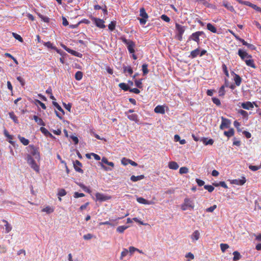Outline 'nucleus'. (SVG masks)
<instances>
[{"instance_id": "4be33fe9", "label": "nucleus", "mask_w": 261, "mask_h": 261, "mask_svg": "<svg viewBox=\"0 0 261 261\" xmlns=\"http://www.w3.org/2000/svg\"><path fill=\"white\" fill-rule=\"evenodd\" d=\"M245 62L247 66L252 67L253 68H255L256 67L254 63V61L253 59H252V58H249L248 59H247L246 60H245Z\"/></svg>"}, {"instance_id": "bf43d9fd", "label": "nucleus", "mask_w": 261, "mask_h": 261, "mask_svg": "<svg viewBox=\"0 0 261 261\" xmlns=\"http://www.w3.org/2000/svg\"><path fill=\"white\" fill-rule=\"evenodd\" d=\"M212 101L217 106H219L221 105L220 100L218 98H216V97L212 98Z\"/></svg>"}, {"instance_id": "49530a36", "label": "nucleus", "mask_w": 261, "mask_h": 261, "mask_svg": "<svg viewBox=\"0 0 261 261\" xmlns=\"http://www.w3.org/2000/svg\"><path fill=\"white\" fill-rule=\"evenodd\" d=\"M38 15L44 22H48L49 21V18L48 17L44 16L40 14H38Z\"/></svg>"}, {"instance_id": "a211bd4d", "label": "nucleus", "mask_w": 261, "mask_h": 261, "mask_svg": "<svg viewBox=\"0 0 261 261\" xmlns=\"http://www.w3.org/2000/svg\"><path fill=\"white\" fill-rule=\"evenodd\" d=\"M154 111L156 113H159L162 114H164L165 112L164 107L160 105L157 106L154 108Z\"/></svg>"}, {"instance_id": "a18cd8bd", "label": "nucleus", "mask_w": 261, "mask_h": 261, "mask_svg": "<svg viewBox=\"0 0 261 261\" xmlns=\"http://www.w3.org/2000/svg\"><path fill=\"white\" fill-rule=\"evenodd\" d=\"M188 172H189V169L187 167H182L179 169V173L181 174L187 173Z\"/></svg>"}, {"instance_id": "864d4df0", "label": "nucleus", "mask_w": 261, "mask_h": 261, "mask_svg": "<svg viewBox=\"0 0 261 261\" xmlns=\"http://www.w3.org/2000/svg\"><path fill=\"white\" fill-rule=\"evenodd\" d=\"M40 130L43 134H44V135H45L46 136H47V135L51 136V134L45 127H41L40 128Z\"/></svg>"}, {"instance_id": "603ef678", "label": "nucleus", "mask_w": 261, "mask_h": 261, "mask_svg": "<svg viewBox=\"0 0 261 261\" xmlns=\"http://www.w3.org/2000/svg\"><path fill=\"white\" fill-rule=\"evenodd\" d=\"M116 25V22L112 21L108 25L109 29L111 31L114 30Z\"/></svg>"}, {"instance_id": "de8ad7c7", "label": "nucleus", "mask_w": 261, "mask_h": 261, "mask_svg": "<svg viewBox=\"0 0 261 261\" xmlns=\"http://www.w3.org/2000/svg\"><path fill=\"white\" fill-rule=\"evenodd\" d=\"M220 248L221 251L223 252H224L226 251V250L229 248V246L227 244H221Z\"/></svg>"}, {"instance_id": "7c9ffc66", "label": "nucleus", "mask_w": 261, "mask_h": 261, "mask_svg": "<svg viewBox=\"0 0 261 261\" xmlns=\"http://www.w3.org/2000/svg\"><path fill=\"white\" fill-rule=\"evenodd\" d=\"M140 16L142 17V18H148V15L145 11V10L144 8H141L140 9Z\"/></svg>"}, {"instance_id": "6e6552de", "label": "nucleus", "mask_w": 261, "mask_h": 261, "mask_svg": "<svg viewBox=\"0 0 261 261\" xmlns=\"http://www.w3.org/2000/svg\"><path fill=\"white\" fill-rule=\"evenodd\" d=\"M238 55L240 57L241 59L244 61H245V60L247 59H248L249 58H252L250 55H249L246 51L241 49H239Z\"/></svg>"}, {"instance_id": "0e129e2a", "label": "nucleus", "mask_w": 261, "mask_h": 261, "mask_svg": "<svg viewBox=\"0 0 261 261\" xmlns=\"http://www.w3.org/2000/svg\"><path fill=\"white\" fill-rule=\"evenodd\" d=\"M100 225H109L110 226H114V224L111 222V221H105L99 223Z\"/></svg>"}, {"instance_id": "ea45409f", "label": "nucleus", "mask_w": 261, "mask_h": 261, "mask_svg": "<svg viewBox=\"0 0 261 261\" xmlns=\"http://www.w3.org/2000/svg\"><path fill=\"white\" fill-rule=\"evenodd\" d=\"M78 185H79V186L81 188H82V189H83L84 191H85V192H87V193H91V191L90 190V189H89V188H88L87 187L85 186L84 184H82V183H80V184H79Z\"/></svg>"}, {"instance_id": "4c0bfd02", "label": "nucleus", "mask_w": 261, "mask_h": 261, "mask_svg": "<svg viewBox=\"0 0 261 261\" xmlns=\"http://www.w3.org/2000/svg\"><path fill=\"white\" fill-rule=\"evenodd\" d=\"M128 226H119L117 228V231H118L119 233H123L125 229H126Z\"/></svg>"}, {"instance_id": "680f3d73", "label": "nucleus", "mask_w": 261, "mask_h": 261, "mask_svg": "<svg viewBox=\"0 0 261 261\" xmlns=\"http://www.w3.org/2000/svg\"><path fill=\"white\" fill-rule=\"evenodd\" d=\"M7 247L5 245H1L0 246V253H5L7 252Z\"/></svg>"}, {"instance_id": "c9c22d12", "label": "nucleus", "mask_w": 261, "mask_h": 261, "mask_svg": "<svg viewBox=\"0 0 261 261\" xmlns=\"http://www.w3.org/2000/svg\"><path fill=\"white\" fill-rule=\"evenodd\" d=\"M101 162L103 163H105L106 164H107L108 165L112 167H113L114 166V164L113 162H109L108 160H107V159L105 157L102 158Z\"/></svg>"}, {"instance_id": "37998d69", "label": "nucleus", "mask_w": 261, "mask_h": 261, "mask_svg": "<svg viewBox=\"0 0 261 261\" xmlns=\"http://www.w3.org/2000/svg\"><path fill=\"white\" fill-rule=\"evenodd\" d=\"M128 253V250L127 249L124 248L121 253L120 259H122L124 257L127 255Z\"/></svg>"}, {"instance_id": "39448f33", "label": "nucleus", "mask_w": 261, "mask_h": 261, "mask_svg": "<svg viewBox=\"0 0 261 261\" xmlns=\"http://www.w3.org/2000/svg\"><path fill=\"white\" fill-rule=\"evenodd\" d=\"M96 200L99 201H105L109 200L111 197L109 195H106L100 193H96L95 194Z\"/></svg>"}, {"instance_id": "6ab92c4d", "label": "nucleus", "mask_w": 261, "mask_h": 261, "mask_svg": "<svg viewBox=\"0 0 261 261\" xmlns=\"http://www.w3.org/2000/svg\"><path fill=\"white\" fill-rule=\"evenodd\" d=\"M200 54V49L196 48L191 52L190 55L189 56V58L194 59L197 57Z\"/></svg>"}, {"instance_id": "412c9836", "label": "nucleus", "mask_w": 261, "mask_h": 261, "mask_svg": "<svg viewBox=\"0 0 261 261\" xmlns=\"http://www.w3.org/2000/svg\"><path fill=\"white\" fill-rule=\"evenodd\" d=\"M144 178H145V176L144 175H138V176L132 175L130 177V180L133 182H136L138 180L143 179Z\"/></svg>"}, {"instance_id": "cd10ccee", "label": "nucleus", "mask_w": 261, "mask_h": 261, "mask_svg": "<svg viewBox=\"0 0 261 261\" xmlns=\"http://www.w3.org/2000/svg\"><path fill=\"white\" fill-rule=\"evenodd\" d=\"M18 138L19 139V140H20V141L23 145L26 146L29 144L30 142L28 139H27L25 138L21 137L20 135L18 136Z\"/></svg>"}, {"instance_id": "f03ea898", "label": "nucleus", "mask_w": 261, "mask_h": 261, "mask_svg": "<svg viewBox=\"0 0 261 261\" xmlns=\"http://www.w3.org/2000/svg\"><path fill=\"white\" fill-rule=\"evenodd\" d=\"M120 39L123 43L126 45L127 49L130 54L135 53L134 48L135 47V43L134 42L130 40L126 39L124 37H121Z\"/></svg>"}, {"instance_id": "6e6d98bb", "label": "nucleus", "mask_w": 261, "mask_h": 261, "mask_svg": "<svg viewBox=\"0 0 261 261\" xmlns=\"http://www.w3.org/2000/svg\"><path fill=\"white\" fill-rule=\"evenodd\" d=\"M44 45L47 48H51V49L56 48V47L54 46L53 45V44L50 41L44 42Z\"/></svg>"}, {"instance_id": "7ed1b4c3", "label": "nucleus", "mask_w": 261, "mask_h": 261, "mask_svg": "<svg viewBox=\"0 0 261 261\" xmlns=\"http://www.w3.org/2000/svg\"><path fill=\"white\" fill-rule=\"evenodd\" d=\"M25 160H27L28 164L34 170L37 172H39V166L37 164L36 159L29 156V158H25Z\"/></svg>"}, {"instance_id": "4468645a", "label": "nucleus", "mask_w": 261, "mask_h": 261, "mask_svg": "<svg viewBox=\"0 0 261 261\" xmlns=\"http://www.w3.org/2000/svg\"><path fill=\"white\" fill-rule=\"evenodd\" d=\"M231 74L234 75V81L236 86H239L242 82L241 77L237 74H236L233 71L231 72Z\"/></svg>"}, {"instance_id": "774afa93", "label": "nucleus", "mask_w": 261, "mask_h": 261, "mask_svg": "<svg viewBox=\"0 0 261 261\" xmlns=\"http://www.w3.org/2000/svg\"><path fill=\"white\" fill-rule=\"evenodd\" d=\"M17 80L20 82V83L22 86H24L25 81L22 77H21V76H17Z\"/></svg>"}, {"instance_id": "c03bdc74", "label": "nucleus", "mask_w": 261, "mask_h": 261, "mask_svg": "<svg viewBox=\"0 0 261 261\" xmlns=\"http://www.w3.org/2000/svg\"><path fill=\"white\" fill-rule=\"evenodd\" d=\"M249 169L253 171H255L261 168V166H254L250 165L249 166Z\"/></svg>"}, {"instance_id": "2eb2a0df", "label": "nucleus", "mask_w": 261, "mask_h": 261, "mask_svg": "<svg viewBox=\"0 0 261 261\" xmlns=\"http://www.w3.org/2000/svg\"><path fill=\"white\" fill-rule=\"evenodd\" d=\"M175 28L177 32V34H183L186 30V27L185 26L181 25L178 23L175 24Z\"/></svg>"}, {"instance_id": "5701e85b", "label": "nucleus", "mask_w": 261, "mask_h": 261, "mask_svg": "<svg viewBox=\"0 0 261 261\" xmlns=\"http://www.w3.org/2000/svg\"><path fill=\"white\" fill-rule=\"evenodd\" d=\"M3 222L5 223V227L6 229V233H9L12 230V227L11 225L6 220H3Z\"/></svg>"}, {"instance_id": "bb28decb", "label": "nucleus", "mask_w": 261, "mask_h": 261, "mask_svg": "<svg viewBox=\"0 0 261 261\" xmlns=\"http://www.w3.org/2000/svg\"><path fill=\"white\" fill-rule=\"evenodd\" d=\"M241 42L242 43L243 45L247 46L248 48H250L251 50H255L256 48L254 45L247 43L244 40H241Z\"/></svg>"}, {"instance_id": "09e8293b", "label": "nucleus", "mask_w": 261, "mask_h": 261, "mask_svg": "<svg viewBox=\"0 0 261 261\" xmlns=\"http://www.w3.org/2000/svg\"><path fill=\"white\" fill-rule=\"evenodd\" d=\"M224 86H222L219 90V92H218V93H219V95L220 96H222L223 95H224L225 93V91L224 90Z\"/></svg>"}, {"instance_id": "473e14b6", "label": "nucleus", "mask_w": 261, "mask_h": 261, "mask_svg": "<svg viewBox=\"0 0 261 261\" xmlns=\"http://www.w3.org/2000/svg\"><path fill=\"white\" fill-rule=\"evenodd\" d=\"M53 208L49 206H47L42 210V212H46L47 214H50L54 212Z\"/></svg>"}, {"instance_id": "69168bd1", "label": "nucleus", "mask_w": 261, "mask_h": 261, "mask_svg": "<svg viewBox=\"0 0 261 261\" xmlns=\"http://www.w3.org/2000/svg\"><path fill=\"white\" fill-rule=\"evenodd\" d=\"M161 19L164 21L169 22L170 20V18L166 15L163 14L161 17Z\"/></svg>"}, {"instance_id": "c85d7f7f", "label": "nucleus", "mask_w": 261, "mask_h": 261, "mask_svg": "<svg viewBox=\"0 0 261 261\" xmlns=\"http://www.w3.org/2000/svg\"><path fill=\"white\" fill-rule=\"evenodd\" d=\"M207 29L214 33L217 32V29L214 25L210 23L207 24Z\"/></svg>"}, {"instance_id": "5fc2aeb1", "label": "nucleus", "mask_w": 261, "mask_h": 261, "mask_svg": "<svg viewBox=\"0 0 261 261\" xmlns=\"http://www.w3.org/2000/svg\"><path fill=\"white\" fill-rule=\"evenodd\" d=\"M217 208L216 205H213V206L206 208L205 211L208 213H212Z\"/></svg>"}, {"instance_id": "dca6fc26", "label": "nucleus", "mask_w": 261, "mask_h": 261, "mask_svg": "<svg viewBox=\"0 0 261 261\" xmlns=\"http://www.w3.org/2000/svg\"><path fill=\"white\" fill-rule=\"evenodd\" d=\"M222 5L225 7L228 10L232 12H235L234 9L233 8V6L231 5L230 3L227 2V1H224L222 2Z\"/></svg>"}, {"instance_id": "052dcab7", "label": "nucleus", "mask_w": 261, "mask_h": 261, "mask_svg": "<svg viewBox=\"0 0 261 261\" xmlns=\"http://www.w3.org/2000/svg\"><path fill=\"white\" fill-rule=\"evenodd\" d=\"M222 69H223V71L224 74H225V75L227 77H228L229 73H228V71L227 70V67H226V65H225V64L222 65Z\"/></svg>"}, {"instance_id": "f3484780", "label": "nucleus", "mask_w": 261, "mask_h": 261, "mask_svg": "<svg viewBox=\"0 0 261 261\" xmlns=\"http://www.w3.org/2000/svg\"><path fill=\"white\" fill-rule=\"evenodd\" d=\"M189 208L193 209L194 207L193 201L189 198H186L184 202Z\"/></svg>"}, {"instance_id": "9d476101", "label": "nucleus", "mask_w": 261, "mask_h": 261, "mask_svg": "<svg viewBox=\"0 0 261 261\" xmlns=\"http://www.w3.org/2000/svg\"><path fill=\"white\" fill-rule=\"evenodd\" d=\"M137 201L140 203L144 204H153L154 202L152 200H147L145 199H144L143 197H138L137 198Z\"/></svg>"}, {"instance_id": "aec40b11", "label": "nucleus", "mask_w": 261, "mask_h": 261, "mask_svg": "<svg viewBox=\"0 0 261 261\" xmlns=\"http://www.w3.org/2000/svg\"><path fill=\"white\" fill-rule=\"evenodd\" d=\"M168 167L171 169L176 170L178 168L179 166L176 162L174 161H171L169 162Z\"/></svg>"}, {"instance_id": "423d86ee", "label": "nucleus", "mask_w": 261, "mask_h": 261, "mask_svg": "<svg viewBox=\"0 0 261 261\" xmlns=\"http://www.w3.org/2000/svg\"><path fill=\"white\" fill-rule=\"evenodd\" d=\"M53 104L57 108V109H58V110L60 111L61 113H58V112L56 111V114L57 116L61 119L62 116L64 114V110L57 102L53 101Z\"/></svg>"}, {"instance_id": "b1692460", "label": "nucleus", "mask_w": 261, "mask_h": 261, "mask_svg": "<svg viewBox=\"0 0 261 261\" xmlns=\"http://www.w3.org/2000/svg\"><path fill=\"white\" fill-rule=\"evenodd\" d=\"M126 116L130 120L134 121L136 122H138L139 121L138 115L136 114H132Z\"/></svg>"}, {"instance_id": "2f4dec72", "label": "nucleus", "mask_w": 261, "mask_h": 261, "mask_svg": "<svg viewBox=\"0 0 261 261\" xmlns=\"http://www.w3.org/2000/svg\"><path fill=\"white\" fill-rule=\"evenodd\" d=\"M119 87L122 90H123L124 91H129V88L128 86L124 83H121L119 84Z\"/></svg>"}, {"instance_id": "13d9d810", "label": "nucleus", "mask_w": 261, "mask_h": 261, "mask_svg": "<svg viewBox=\"0 0 261 261\" xmlns=\"http://www.w3.org/2000/svg\"><path fill=\"white\" fill-rule=\"evenodd\" d=\"M66 192L64 189H61L59 190L58 195L59 196H64L66 195Z\"/></svg>"}, {"instance_id": "4d7b16f0", "label": "nucleus", "mask_w": 261, "mask_h": 261, "mask_svg": "<svg viewBox=\"0 0 261 261\" xmlns=\"http://www.w3.org/2000/svg\"><path fill=\"white\" fill-rule=\"evenodd\" d=\"M204 188L209 192H212L214 190V188L211 185H205L204 186Z\"/></svg>"}, {"instance_id": "20e7f679", "label": "nucleus", "mask_w": 261, "mask_h": 261, "mask_svg": "<svg viewBox=\"0 0 261 261\" xmlns=\"http://www.w3.org/2000/svg\"><path fill=\"white\" fill-rule=\"evenodd\" d=\"M203 35H204V33L202 31H197L195 33H193L189 37L188 42L192 40L196 42L198 44H199V43H200L199 37Z\"/></svg>"}, {"instance_id": "8fccbe9b", "label": "nucleus", "mask_w": 261, "mask_h": 261, "mask_svg": "<svg viewBox=\"0 0 261 261\" xmlns=\"http://www.w3.org/2000/svg\"><path fill=\"white\" fill-rule=\"evenodd\" d=\"M135 85L138 87L139 88H142V80H136L135 81Z\"/></svg>"}, {"instance_id": "f8f14e48", "label": "nucleus", "mask_w": 261, "mask_h": 261, "mask_svg": "<svg viewBox=\"0 0 261 261\" xmlns=\"http://www.w3.org/2000/svg\"><path fill=\"white\" fill-rule=\"evenodd\" d=\"M73 166L75 170L77 172L83 173V170L81 168L82 164L80 161L76 160L73 163Z\"/></svg>"}, {"instance_id": "ddd939ff", "label": "nucleus", "mask_w": 261, "mask_h": 261, "mask_svg": "<svg viewBox=\"0 0 261 261\" xmlns=\"http://www.w3.org/2000/svg\"><path fill=\"white\" fill-rule=\"evenodd\" d=\"M241 107L244 109L250 110L253 108V104L250 101H247L242 103Z\"/></svg>"}, {"instance_id": "0eeeda50", "label": "nucleus", "mask_w": 261, "mask_h": 261, "mask_svg": "<svg viewBox=\"0 0 261 261\" xmlns=\"http://www.w3.org/2000/svg\"><path fill=\"white\" fill-rule=\"evenodd\" d=\"M92 20L97 27L101 29H104L106 28V25L104 24L105 21L102 19L98 18L93 17L92 18Z\"/></svg>"}, {"instance_id": "a878e982", "label": "nucleus", "mask_w": 261, "mask_h": 261, "mask_svg": "<svg viewBox=\"0 0 261 261\" xmlns=\"http://www.w3.org/2000/svg\"><path fill=\"white\" fill-rule=\"evenodd\" d=\"M34 120L38 124L42 126H44L45 123L42 119L39 118L37 116L34 115L33 116Z\"/></svg>"}, {"instance_id": "f704fd0d", "label": "nucleus", "mask_w": 261, "mask_h": 261, "mask_svg": "<svg viewBox=\"0 0 261 261\" xmlns=\"http://www.w3.org/2000/svg\"><path fill=\"white\" fill-rule=\"evenodd\" d=\"M246 182L245 177H243L242 179H236L233 181V183L239 185H243Z\"/></svg>"}, {"instance_id": "c756f323", "label": "nucleus", "mask_w": 261, "mask_h": 261, "mask_svg": "<svg viewBox=\"0 0 261 261\" xmlns=\"http://www.w3.org/2000/svg\"><path fill=\"white\" fill-rule=\"evenodd\" d=\"M123 69L124 73L127 72L129 75H132L133 73V70L130 66L124 65L123 66Z\"/></svg>"}, {"instance_id": "58836bf2", "label": "nucleus", "mask_w": 261, "mask_h": 261, "mask_svg": "<svg viewBox=\"0 0 261 261\" xmlns=\"http://www.w3.org/2000/svg\"><path fill=\"white\" fill-rule=\"evenodd\" d=\"M83 75V73L80 71H78L75 73V79L77 81H80L81 80H82Z\"/></svg>"}, {"instance_id": "79ce46f5", "label": "nucleus", "mask_w": 261, "mask_h": 261, "mask_svg": "<svg viewBox=\"0 0 261 261\" xmlns=\"http://www.w3.org/2000/svg\"><path fill=\"white\" fill-rule=\"evenodd\" d=\"M238 113L242 115L243 117L246 118L247 119H248V114L246 111L243 110H239L238 111Z\"/></svg>"}, {"instance_id": "1a4fd4ad", "label": "nucleus", "mask_w": 261, "mask_h": 261, "mask_svg": "<svg viewBox=\"0 0 261 261\" xmlns=\"http://www.w3.org/2000/svg\"><path fill=\"white\" fill-rule=\"evenodd\" d=\"M222 122L220 126L221 129H224V128H228L230 124V121L223 117H221Z\"/></svg>"}, {"instance_id": "f257e3e1", "label": "nucleus", "mask_w": 261, "mask_h": 261, "mask_svg": "<svg viewBox=\"0 0 261 261\" xmlns=\"http://www.w3.org/2000/svg\"><path fill=\"white\" fill-rule=\"evenodd\" d=\"M28 153L27 154L25 158H29L30 156L34 158L37 161L39 162L40 160V152L38 148L33 145H30L27 147Z\"/></svg>"}, {"instance_id": "393cba45", "label": "nucleus", "mask_w": 261, "mask_h": 261, "mask_svg": "<svg viewBox=\"0 0 261 261\" xmlns=\"http://www.w3.org/2000/svg\"><path fill=\"white\" fill-rule=\"evenodd\" d=\"M201 141L205 145H212L214 143V140L212 139H208L206 138L201 139Z\"/></svg>"}, {"instance_id": "72a5a7b5", "label": "nucleus", "mask_w": 261, "mask_h": 261, "mask_svg": "<svg viewBox=\"0 0 261 261\" xmlns=\"http://www.w3.org/2000/svg\"><path fill=\"white\" fill-rule=\"evenodd\" d=\"M233 261H237L241 258V256L240 255V253L238 251H234L233 252Z\"/></svg>"}, {"instance_id": "a19ab883", "label": "nucleus", "mask_w": 261, "mask_h": 261, "mask_svg": "<svg viewBox=\"0 0 261 261\" xmlns=\"http://www.w3.org/2000/svg\"><path fill=\"white\" fill-rule=\"evenodd\" d=\"M147 67H148V65L147 64H144L143 65H142V71H143V74L144 75L147 74L149 71L148 70V68H147Z\"/></svg>"}, {"instance_id": "e2e57ef3", "label": "nucleus", "mask_w": 261, "mask_h": 261, "mask_svg": "<svg viewBox=\"0 0 261 261\" xmlns=\"http://www.w3.org/2000/svg\"><path fill=\"white\" fill-rule=\"evenodd\" d=\"M36 103L38 104L43 109H46V107L44 103L40 101L39 100H35Z\"/></svg>"}, {"instance_id": "9b49d317", "label": "nucleus", "mask_w": 261, "mask_h": 261, "mask_svg": "<svg viewBox=\"0 0 261 261\" xmlns=\"http://www.w3.org/2000/svg\"><path fill=\"white\" fill-rule=\"evenodd\" d=\"M200 238V232L198 230H195L191 235V239L193 242H195Z\"/></svg>"}, {"instance_id": "e433bc0d", "label": "nucleus", "mask_w": 261, "mask_h": 261, "mask_svg": "<svg viewBox=\"0 0 261 261\" xmlns=\"http://www.w3.org/2000/svg\"><path fill=\"white\" fill-rule=\"evenodd\" d=\"M224 134L226 136L229 138L234 135V130L233 129L231 128L228 131H225Z\"/></svg>"}, {"instance_id": "3c124183", "label": "nucleus", "mask_w": 261, "mask_h": 261, "mask_svg": "<svg viewBox=\"0 0 261 261\" xmlns=\"http://www.w3.org/2000/svg\"><path fill=\"white\" fill-rule=\"evenodd\" d=\"M12 35H13V36L16 39L18 40L20 42H22L23 41V39H22V37L19 35H18V34H17L16 33H13Z\"/></svg>"}, {"instance_id": "338daca9", "label": "nucleus", "mask_w": 261, "mask_h": 261, "mask_svg": "<svg viewBox=\"0 0 261 261\" xmlns=\"http://www.w3.org/2000/svg\"><path fill=\"white\" fill-rule=\"evenodd\" d=\"M93 235L91 233H87L86 234H85L84 236H83V238L85 239V240H90L92 238H93Z\"/></svg>"}]
</instances>
